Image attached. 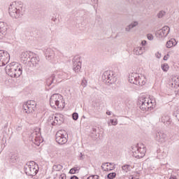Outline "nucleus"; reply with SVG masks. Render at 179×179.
I'll use <instances>...</instances> for the list:
<instances>
[{
  "instance_id": "obj_1",
  "label": "nucleus",
  "mask_w": 179,
  "mask_h": 179,
  "mask_svg": "<svg viewBox=\"0 0 179 179\" xmlns=\"http://www.w3.org/2000/svg\"><path fill=\"white\" fill-rule=\"evenodd\" d=\"M8 13L13 19H20L24 13V6L22 1H14L8 8Z\"/></svg>"
},
{
  "instance_id": "obj_2",
  "label": "nucleus",
  "mask_w": 179,
  "mask_h": 179,
  "mask_svg": "<svg viewBox=\"0 0 179 179\" xmlns=\"http://www.w3.org/2000/svg\"><path fill=\"white\" fill-rule=\"evenodd\" d=\"M6 72L10 78H20L23 73L22 64L16 62H12L6 66Z\"/></svg>"
},
{
  "instance_id": "obj_3",
  "label": "nucleus",
  "mask_w": 179,
  "mask_h": 179,
  "mask_svg": "<svg viewBox=\"0 0 179 179\" xmlns=\"http://www.w3.org/2000/svg\"><path fill=\"white\" fill-rule=\"evenodd\" d=\"M50 104L52 108H64L65 102L62 101V95L59 94H53L50 99Z\"/></svg>"
},
{
  "instance_id": "obj_4",
  "label": "nucleus",
  "mask_w": 179,
  "mask_h": 179,
  "mask_svg": "<svg viewBox=\"0 0 179 179\" xmlns=\"http://www.w3.org/2000/svg\"><path fill=\"white\" fill-rule=\"evenodd\" d=\"M24 169L25 174L29 177H34L38 173V164H36L34 161L29 162Z\"/></svg>"
},
{
  "instance_id": "obj_5",
  "label": "nucleus",
  "mask_w": 179,
  "mask_h": 179,
  "mask_svg": "<svg viewBox=\"0 0 179 179\" xmlns=\"http://www.w3.org/2000/svg\"><path fill=\"white\" fill-rule=\"evenodd\" d=\"M129 82L138 86H144L146 83L145 81V76L136 73H133L129 76Z\"/></svg>"
},
{
  "instance_id": "obj_6",
  "label": "nucleus",
  "mask_w": 179,
  "mask_h": 179,
  "mask_svg": "<svg viewBox=\"0 0 179 179\" xmlns=\"http://www.w3.org/2000/svg\"><path fill=\"white\" fill-rule=\"evenodd\" d=\"M102 82L106 85H113L117 82V76L113 71L108 70L102 75Z\"/></svg>"
},
{
  "instance_id": "obj_7",
  "label": "nucleus",
  "mask_w": 179,
  "mask_h": 179,
  "mask_svg": "<svg viewBox=\"0 0 179 179\" xmlns=\"http://www.w3.org/2000/svg\"><path fill=\"white\" fill-rule=\"evenodd\" d=\"M29 139L34 143L36 146H40V143L43 142L41 140V133H40V129H38V130L34 131L30 136Z\"/></svg>"
},
{
  "instance_id": "obj_8",
  "label": "nucleus",
  "mask_w": 179,
  "mask_h": 179,
  "mask_svg": "<svg viewBox=\"0 0 179 179\" xmlns=\"http://www.w3.org/2000/svg\"><path fill=\"white\" fill-rule=\"evenodd\" d=\"M65 130H59L55 135L56 142L59 143V145H65L68 142V138L65 137Z\"/></svg>"
},
{
  "instance_id": "obj_9",
  "label": "nucleus",
  "mask_w": 179,
  "mask_h": 179,
  "mask_svg": "<svg viewBox=\"0 0 179 179\" xmlns=\"http://www.w3.org/2000/svg\"><path fill=\"white\" fill-rule=\"evenodd\" d=\"M10 59V55L7 51L0 50V66H5Z\"/></svg>"
},
{
  "instance_id": "obj_10",
  "label": "nucleus",
  "mask_w": 179,
  "mask_h": 179,
  "mask_svg": "<svg viewBox=\"0 0 179 179\" xmlns=\"http://www.w3.org/2000/svg\"><path fill=\"white\" fill-rule=\"evenodd\" d=\"M82 68V62L80 60L79 57H75L73 59V71L78 73L80 71Z\"/></svg>"
},
{
  "instance_id": "obj_11",
  "label": "nucleus",
  "mask_w": 179,
  "mask_h": 179,
  "mask_svg": "<svg viewBox=\"0 0 179 179\" xmlns=\"http://www.w3.org/2000/svg\"><path fill=\"white\" fill-rule=\"evenodd\" d=\"M33 57V52L30 51H24L20 55V59L23 62V64H27V62H30V58Z\"/></svg>"
},
{
  "instance_id": "obj_12",
  "label": "nucleus",
  "mask_w": 179,
  "mask_h": 179,
  "mask_svg": "<svg viewBox=\"0 0 179 179\" xmlns=\"http://www.w3.org/2000/svg\"><path fill=\"white\" fill-rule=\"evenodd\" d=\"M169 33H170V27L164 26L156 33V36L158 38H163V37H167Z\"/></svg>"
},
{
  "instance_id": "obj_13",
  "label": "nucleus",
  "mask_w": 179,
  "mask_h": 179,
  "mask_svg": "<svg viewBox=\"0 0 179 179\" xmlns=\"http://www.w3.org/2000/svg\"><path fill=\"white\" fill-rule=\"evenodd\" d=\"M140 103H141L140 108L143 111H149V110H153V107L150 106V104H152V101H150V104L149 101L146 99H143V101H140Z\"/></svg>"
},
{
  "instance_id": "obj_14",
  "label": "nucleus",
  "mask_w": 179,
  "mask_h": 179,
  "mask_svg": "<svg viewBox=\"0 0 179 179\" xmlns=\"http://www.w3.org/2000/svg\"><path fill=\"white\" fill-rule=\"evenodd\" d=\"M167 139V134L164 131H159L156 134L155 140L161 143H164Z\"/></svg>"
},
{
  "instance_id": "obj_15",
  "label": "nucleus",
  "mask_w": 179,
  "mask_h": 179,
  "mask_svg": "<svg viewBox=\"0 0 179 179\" xmlns=\"http://www.w3.org/2000/svg\"><path fill=\"white\" fill-rule=\"evenodd\" d=\"M64 121H65L64 115L57 114L56 116H55L52 125H62V124H64Z\"/></svg>"
},
{
  "instance_id": "obj_16",
  "label": "nucleus",
  "mask_w": 179,
  "mask_h": 179,
  "mask_svg": "<svg viewBox=\"0 0 179 179\" xmlns=\"http://www.w3.org/2000/svg\"><path fill=\"white\" fill-rule=\"evenodd\" d=\"M8 25L4 22H0V40L6 36Z\"/></svg>"
},
{
  "instance_id": "obj_17",
  "label": "nucleus",
  "mask_w": 179,
  "mask_h": 179,
  "mask_svg": "<svg viewBox=\"0 0 179 179\" xmlns=\"http://www.w3.org/2000/svg\"><path fill=\"white\" fill-rule=\"evenodd\" d=\"M22 110L24 113H26L27 114H31L36 111V108L30 105H27V103H24Z\"/></svg>"
},
{
  "instance_id": "obj_18",
  "label": "nucleus",
  "mask_w": 179,
  "mask_h": 179,
  "mask_svg": "<svg viewBox=\"0 0 179 179\" xmlns=\"http://www.w3.org/2000/svg\"><path fill=\"white\" fill-rule=\"evenodd\" d=\"M145 153H146V148L143 147L141 148L140 154L138 155L136 151L135 150H133V156L134 157H136V159H142L145 156Z\"/></svg>"
},
{
  "instance_id": "obj_19",
  "label": "nucleus",
  "mask_w": 179,
  "mask_h": 179,
  "mask_svg": "<svg viewBox=\"0 0 179 179\" xmlns=\"http://www.w3.org/2000/svg\"><path fill=\"white\" fill-rule=\"evenodd\" d=\"M31 57L29 62H31L35 68H40V64H38V62H40V58L38 57Z\"/></svg>"
},
{
  "instance_id": "obj_20",
  "label": "nucleus",
  "mask_w": 179,
  "mask_h": 179,
  "mask_svg": "<svg viewBox=\"0 0 179 179\" xmlns=\"http://www.w3.org/2000/svg\"><path fill=\"white\" fill-rule=\"evenodd\" d=\"M143 52H145V48H143V46H137L134 48L133 50V53L134 54V55H142Z\"/></svg>"
},
{
  "instance_id": "obj_21",
  "label": "nucleus",
  "mask_w": 179,
  "mask_h": 179,
  "mask_svg": "<svg viewBox=\"0 0 179 179\" xmlns=\"http://www.w3.org/2000/svg\"><path fill=\"white\" fill-rule=\"evenodd\" d=\"M138 24H139L138 21H134L131 23H130L129 25L126 26L124 30L127 33H129V31H131V29L136 27V26H138Z\"/></svg>"
},
{
  "instance_id": "obj_22",
  "label": "nucleus",
  "mask_w": 179,
  "mask_h": 179,
  "mask_svg": "<svg viewBox=\"0 0 179 179\" xmlns=\"http://www.w3.org/2000/svg\"><path fill=\"white\" fill-rule=\"evenodd\" d=\"M52 83H57V80H55V74H52L50 77L46 79L47 86H50Z\"/></svg>"
},
{
  "instance_id": "obj_23",
  "label": "nucleus",
  "mask_w": 179,
  "mask_h": 179,
  "mask_svg": "<svg viewBox=\"0 0 179 179\" xmlns=\"http://www.w3.org/2000/svg\"><path fill=\"white\" fill-rule=\"evenodd\" d=\"M45 55L46 59H48V61H50V59L52 58V55H54V51H52L51 48H47L45 51Z\"/></svg>"
},
{
  "instance_id": "obj_24",
  "label": "nucleus",
  "mask_w": 179,
  "mask_h": 179,
  "mask_svg": "<svg viewBox=\"0 0 179 179\" xmlns=\"http://www.w3.org/2000/svg\"><path fill=\"white\" fill-rule=\"evenodd\" d=\"M161 121L165 124V125H170V124H171V118H170L169 115L163 116Z\"/></svg>"
},
{
  "instance_id": "obj_25",
  "label": "nucleus",
  "mask_w": 179,
  "mask_h": 179,
  "mask_svg": "<svg viewBox=\"0 0 179 179\" xmlns=\"http://www.w3.org/2000/svg\"><path fill=\"white\" fill-rule=\"evenodd\" d=\"M64 169V166L61 164L54 165L52 166V171H61Z\"/></svg>"
},
{
  "instance_id": "obj_26",
  "label": "nucleus",
  "mask_w": 179,
  "mask_h": 179,
  "mask_svg": "<svg viewBox=\"0 0 179 179\" xmlns=\"http://www.w3.org/2000/svg\"><path fill=\"white\" fill-rule=\"evenodd\" d=\"M19 162V157L16 155H12L10 158V163H17Z\"/></svg>"
},
{
  "instance_id": "obj_27",
  "label": "nucleus",
  "mask_w": 179,
  "mask_h": 179,
  "mask_svg": "<svg viewBox=\"0 0 179 179\" xmlns=\"http://www.w3.org/2000/svg\"><path fill=\"white\" fill-rule=\"evenodd\" d=\"M79 170H80V168H79V167L71 168L69 171V173L70 174H76V173H79Z\"/></svg>"
},
{
  "instance_id": "obj_28",
  "label": "nucleus",
  "mask_w": 179,
  "mask_h": 179,
  "mask_svg": "<svg viewBox=\"0 0 179 179\" xmlns=\"http://www.w3.org/2000/svg\"><path fill=\"white\" fill-rule=\"evenodd\" d=\"M166 45H177V41L174 38H171L166 42Z\"/></svg>"
},
{
  "instance_id": "obj_29",
  "label": "nucleus",
  "mask_w": 179,
  "mask_h": 179,
  "mask_svg": "<svg viewBox=\"0 0 179 179\" xmlns=\"http://www.w3.org/2000/svg\"><path fill=\"white\" fill-rule=\"evenodd\" d=\"M122 169L123 171H124L125 173H128V171H131V165H124L122 166Z\"/></svg>"
},
{
  "instance_id": "obj_30",
  "label": "nucleus",
  "mask_w": 179,
  "mask_h": 179,
  "mask_svg": "<svg viewBox=\"0 0 179 179\" xmlns=\"http://www.w3.org/2000/svg\"><path fill=\"white\" fill-rule=\"evenodd\" d=\"M25 104H27L28 106H31V107H34L35 108L37 106V103L34 101H27V103H25Z\"/></svg>"
},
{
  "instance_id": "obj_31",
  "label": "nucleus",
  "mask_w": 179,
  "mask_h": 179,
  "mask_svg": "<svg viewBox=\"0 0 179 179\" xmlns=\"http://www.w3.org/2000/svg\"><path fill=\"white\" fill-rule=\"evenodd\" d=\"M131 149H132V152L134 153V152H136L137 155H140V152L141 150H142V148H138V146L131 147Z\"/></svg>"
},
{
  "instance_id": "obj_32",
  "label": "nucleus",
  "mask_w": 179,
  "mask_h": 179,
  "mask_svg": "<svg viewBox=\"0 0 179 179\" xmlns=\"http://www.w3.org/2000/svg\"><path fill=\"white\" fill-rule=\"evenodd\" d=\"M169 68H170L169 66V64L165 63L164 64H162V71H164V72H167V71H169Z\"/></svg>"
},
{
  "instance_id": "obj_33",
  "label": "nucleus",
  "mask_w": 179,
  "mask_h": 179,
  "mask_svg": "<svg viewBox=\"0 0 179 179\" xmlns=\"http://www.w3.org/2000/svg\"><path fill=\"white\" fill-rule=\"evenodd\" d=\"M116 176H117V173H115V172L110 173L107 175V178L108 179H114V178H115Z\"/></svg>"
},
{
  "instance_id": "obj_34",
  "label": "nucleus",
  "mask_w": 179,
  "mask_h": 179,
  "mask_svg": "<svg viewBox=\"0 0 179 179\" xmlns=\"http://www.w3.org/2000/svg\"><path fill=\"white\" fill-rule=\"evenodd\" d=\"M72 118L74 121H78V118H79V114L76 112H74L72 114Z\"/></svg>"
},
{
  "instance_id": "obj_35",
  "label": "nucleus",
  "mask_w": 179,
  "mask_h": 179,
  "mask_svg": "<svg viewBox=\"0 0 179 179\" xmlns=\"http://www.w3.org/2000/svg\"><path fill=\"white\" fill-rule=\"evenodd\" d=\"M129 2H132L134 3V5H136V3H141L143 0H128Z\"/></svg>"
},
{
  "instance_id": "obj_36",
  "label": "nucleus",
  "mask_w": 179,
  "mask_h": 179,
  "mask_svg": "<svg viewBox=\"0 0 179 179\" xmlns=\"http://www.w3.org/2000/svg\"><path fill=\"white\" fill-rule=\"evenodd\" d=\"M164 15H166V12H164V11H160V12L158 13L157 16H158L159 18H162V17L164 16Z\"/></svg>"
},
{
  "instance_id": "obj_37",
  "label": "nucleus",
  "mask_w": 179,
  "mask_h": 179,
  "mask_svg": "<svg viewBox=\"0 0 179 179\" xmlns=\"http://www.w3.org/2000/svg\"><path fill=\"white\" fill-rule=\"evenodd\" d=\"M115 169V164L111 166L110 169L107 168L106 169H103L104 171H113Z\"/></svg>"
},
{
  "instance_id": "obj_38",
  "label": "nucleus",
  "mask_w": 179,
  "mask_h": 179,
  "mask_svg": "<svg viewBox=\"0 0 179 179\" xmlns=\"http://www.w3.org/2000/svg\"><path fill=\"white\" fill-rule=\"evenodd\" d=\"M81 85L83 86V87H86V86H87V81L83 79L81 82Z\"/></svg>"
},
{
  "instance_id": "obj_39",
  "label": "nucleus",
  "mask_w": 179,
  "mask_h": 179,
  "mask_svg": "<svg viewBox=\"0 0 179 179\" xmlns=\"http://www.w3.org/2000/svg\"><path fill=\"white\" fill-rule=\"evenodd\" d=\"M110 122L112 125H117V124H118V121L117 120V119H110Z\"/></svg>"
},
{
  "instance_id": "obj_40",
  "label": "nucleus",
  "mask_w": 179,
  "mask_h": 179,
  "mask_svg": "<svg viewBox=\"0 0 179 179\" xmlns=\"http://www.w3.org/2000/svg\"><path fill=\"white\" fill-rule=\"evenodd\" d=\"M87 179H99V176L92 175L90 177H88Z\"/></svg>"
},
{
  "instance_id": "obj_41",
  "label": "nucleus",
  "mask_w": 179,
  "mask_h": 179,
  "mask_svg": "<svg viewBox=\"0 0 179 179\" xmlns=\"http://www.w3.org/2000/svg\"><path fill=\"white\" fill-rule=\"evenodd\" d=\"M147 38H148V40L152 41V40H153L154 36L152 34H147Z\"/></svg>"
},
{
  "instance_id": "obj_42",
  "label": "nucleus",
  "mask_w": 179,
  "mask_h": 179,
  "mask_svg": "<svg viewBox=\"0 0 179 179\" xmlns=\"http://www.w3.org/2000/svg\"><path fill=\"white\" fill-rule=\"evenodd\" d=\"M59 178L60 179H66V174L65 173H62L59 175Z\"/></svg>"
},
{
  "instance_id": "obj_43",
  "label": "nucleus",
  "mask_w": 179,
  "mask_h": 179,
  "mask_svg": "<svg viewBox=\"0 0 179 179\" xmlns=\"http://www.w3.org/2000/svg\"><path fill=\"white\" fill-rule=\"evenodd\" d=\"M173 115H175V117L179 120V110H176V112L173 113Z\"/></svg>"
},
{
  "instance_id": "obj_44",
  "label": "nucleus",
  "mask_w": 179,
  "mask_h": 179,
  "mask_svg": "<svg viewBox=\"0 0 179 179\" xmlns=\"http://www.w3.org/2000/svg\"><path fill=\"white\" fill-rule=\"evenodd\" d=\"M80 160H85V155H83L82 152L80 153Z\"/></svg>"
},
{
  "instance_id": "obj_45",
  "label": "nucleus",
  "mask_w": 179,
  "mask_h": 179,
  "mask_svg": "<svg viewBox=\"0 0 179 179\" xmlns=\"http://www.w3.org/2000/svg\"><path fill=\"white\" fill-rule=\"evenodd\" d=\"M108 164H110V163H108V162H106V163L102 164V166H101L102 170H104V166H106V167H108Z\"/></svg>"
},
{
  "instance_id": "obj_46",
  "label": "nucleus",
  "mask_w": 179,
  "mask_h": 179,
  "mask_svg": "<svg viewBox=\"0 0 179 179\" xmlns=\"http://www.w3.org/2000/svg\"><path fill=\"white\" fill-rule=\"evenodd\" d=\"M169 57H170V55L167 54L164 57V61H167L169 59Z\"/></svg>"
},
{
  "instance_id": "obj_47",
  "label": "nucleus",
  "mask_w": 179,
  "mask_h": 179,
  "mask_svg": "<svg viewBox=\"0 0 179 179\" xmlns=\"http://www.w3.org/2000/svg\"><path fill=\"white\" fill-rule=\"evenodd\" d=\"M155 56L158 58V59H160L162 58V55L159 52H157V54H155Z\"/></svg>"
},
{
  "instance_id": "obj_48",
  "label": "nucleus",
  "mask_w": 179,
  "mask_h": 179,
  "mask_svg": "<svg viewBox=\"0 0 179 179\" xmlns=\"http://www.w3.org/2000/svg\"><path fill=\"white\" fill-rule=\"evenodd\" d=\"M146 44H148V41H141V45H146Z\"/></svg>"
},
{
  "instance_id": "obj_49",
  "label": "nucleus",
  "mask_w": 179,
  "mask_h": 179,
  "mask_svg": "<svg viewBox=\"0 0 179 179\" xmlns=\"http://www.w3.org/2000/svg\"><path fill=\"white\" fill-rule=\"evenodd\" d=\"M169 179H177V176H176L174 175H171V177L169 178Z\"/></svg>"
},
{
  "instance_id": "obj_50",
  "label": "nucleus",
  "mask_w": 179,
  "mask_h": 179,
  "mask_svg": "<svg viewBox=\"0 0 179 179\" xmlns=\"http://www.w3.org/2000/svg\"><path fill=\"white\" fill-rule=\"evenodd\" d=\"M70 179H79V178L76 176H73L70 178Z\"/></svg>"
},
{
  "instance_id": "obj_51",
  "label": "nucleus",
  "mask_w": 179,
  "mask_h": 179,
  "mask_svg": "<svg viewBox=\"0 0 179 179\" xmlns=\"http://www.w3.org/2000/svg\"><path fill=\"white\" fill-rule=\"evenodd\" d=\"M171 85L172 87H177V84H176V83H172Z\"/></svg>"
},
{
  "instance_id": "obj_52",
  "label": "nucleus",
  "mask_w": 179,
  "mask_h": 179,
  "mask_svg": "<svg viewBox=\"0 0 179 179\" xmlns=\"http://www.w3.org/2000/svg\"><path fill=\"white\" fill-rule=\"evenodd\" d=\"M52 120H54V117L50 116V117H48V121H52Z\"/></svg>"
},
{
  "instance_id": "obj_53",
  "label": "nucleus",
  "mask_w": 179,
  "mask_h": 179,
  "mask_svg": "<svg viewBox=\"0 0 179 179\" xmlns=\"http://www.w3.org/2000/svg\"><path fill=\"white\" fill-rule=\"evenodd\" d=\"M52 22H57V17H52Z\"/></svg>"
},
{
  "instance_id": "obj_54",
  "label": "nucleus",
  "mask_w": 179,
  "mask_h": 179,
  "mask_svg": "<svg viewBox=\"0 0 179 179\" xmlns=\"http://www.w3.org/2000/svg\"><path fill=\"white\" fill-rule=\"evenodd\" d=\"M96 131H97L96 128H92V134H94V132H96Z\"/></svg>"
},
{
  "instance_id": "obj_55",
  "label": "nucleus",
  "mask_w": 179,
  "mask_h": 179,
  "mask_svg": "<svg viewBox=\"0 0 179 179\" xmlns=\"http://www.w3.org/2000/svg\"><path fill=\"white\" fill-rule=\"evenodd\" d=\"M109 164H110V167H113V166H114V163H112V162L109 163Z\"/></svg>"
},
{
  "instance_id": "obj_56",
  "label": "nucleus",
  "mask_w": 179,
  "mask_h": 179,
  "mask_svg": "<svg viewBox=\"0 0 179 179\" xmlns=\"http://www.w3.org/2000/svg\"><path fill=\"white\" fill-rule=\"evenodd\" d=\"M106 114H107L108 115H111V112H107Z\"/></svg>"
},
{
  "instance_id": "obj_57",
  "label": "nucleus",
  "mask_w": 179,
  "mask_h": 179,
  "mask_svg": "<svg viewBox=\"0 0 179 179\" xmlns=\"http://www.w3.org/2000/svg\"><path fill=\"white\" fill-rule=\"evenodd\" d=\"M172 46L166 45V48H171Z\"/></svg>"
},
{
  "instance_id": "obj_58",
  "label": "nucleus",
  "mask_w": 179,
  "mask_h": 179,
  "mask_svg": "<svg viewBox=\"0 0 179 179\" xmlns=\"http://www.w3.org/2000/svg\"><path fill=\"white\" fill-rule=\"evenodd\" d=\"M93 2H97L99 0H92Z\"/></svg>"
},
{
  "instance_id": "obj_59",
  "label": "nucleus",
  "mask_w": 179,
  "mask_h": 179,
  "mask_svg": "<svg viewBox=\"0 0 179 179\" xmlns=\"http://www.w3.org/2000/svg\"><path fill=\"white\" fill-rule=\"evenodd\" d=\"M131 179H138V178H135V177H131Z\"/></svg>"
},
{
  "instance_id": "obj_60",
  "label": "nucleus",
  "mask_w": 179,
  "mask_h": 179,
  "mask_svg": "<svg viewBox=\"0 0 179 179\" xmlns=\"http://www.w3.org/2000/svg\"><path fill=\"white\" fill-rule=\"evenodd\" d=\"M83 117L86 118L85 116H83Z\"/></svg>"
},
{
  "instance_id": "obj_61",
  "label": "nucleus",
  "mask_w": 179,
  "mask_h": 179,
  "mask_svg": "<svg viewBox=\"0 0 179 179\" xmlns=\"http://www.w3.org/2000/svg\"><path fill=\"white\" fill-rule=\"evenodd\" d=\"M178 121H179V119H178Z\"/></svg>"
}]
</instances>
